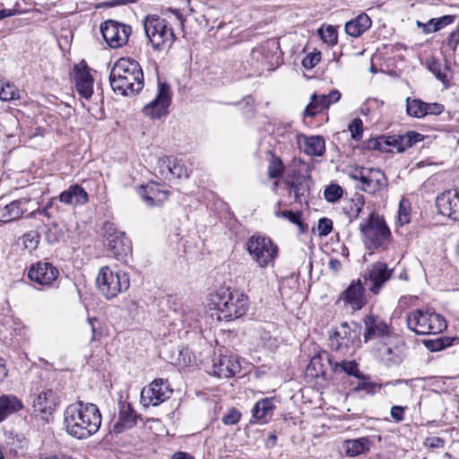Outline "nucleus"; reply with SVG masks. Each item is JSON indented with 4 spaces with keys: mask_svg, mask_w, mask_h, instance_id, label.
Returning a JSON list of instances; mask_svg holds the SVG:
<instances>
[{
    "mask_svg": "<svg viewBox=\"0 0 459 459\" xmlns=\"http://www.w3.org/2000/svg\"><path fill=\"white\" fill-rule=\"evenodd\" d=\"M393 270L383 262H376L368 266L363 274L365 286L370 292L377 295L384 284L390 280Z\"/></svg>",
    "mask_w": 459,
    "mask_h": 459,
    "instance_id": "nucleus-14",
    "label": "nucleus"
},
{
    "mask_svg": "<svg viewBox=\"0 0 459 459\" xmlns=\"http://www.w3.org/2000/svg\"><path fill=\"white\" fill-rule=\"evenodd\" d=\"M59 201L65 204L82 205L88 203L89 196L83 187L72 185L59 195Z\"/></svg>",
    "mask_w": 459,
    "mask_h": 459,
    "instance_id": "nucleus-26",
    "label": "nucleus"
},
{
    "mask_svg": "<svg viewBox=\"0 0 459 459\" xmlns=\"http://www.w3.org/2000/svg\"><path fill=\"white\" fill-rule=\"evenodd\" d=\"M19 98V92L13 84L3 82L0 89V100L4 101L15 100Z\"/></svg>",
    "mask_w": 459,
    "mask_h": 459,
    "instance_id": "nucleus-43",
    "label": "nucleus"
},
{
    "mask_svg": "<svg viewBox=\"0 0 459 459\" xmlns=\"http://www.w3.org/2000/svg\"><path fill=\"white\" fill-rule=\"evenodd\" d=\"M173 389L168 380L154 379L149 385L143 388L140 403L143 407L158 406L171 396Z\"/></svg>",
    "mask_w": 459,
    "mask_h": 459,
    "instance_id": "nucleus-11",
    "label": "nucleus"
},
{
    "mask_svg": "<svg viewBox=\"0 0 459 459\" xmlns=\"http://www.w3.org/2000/svg\"><path fill=\"white\" fill-rule=\"evenodd\" d=\"M366 148L368 150H378L383 152L392 151L390 148H388V136L385 135L369 139L366 143Z\"/></svg>",
    "mask_w": 459,
    "mask_h": 459,
    "instance_id": "nucleus-41",
    "label": "nucleus"
},
{
    "mask_svg": "<svg viewBox=\"0 0 459 459\" xmlns=\"http://www.w3.org/2000/svg\"><path fill=\"white\" fill-rule=\"evenodd\" d=\"M453 191H454V198H452V200H453V202H455V204H454L452 220L459 221V190L455 189Z\"/></svg>",
    "mask_w": 459,
    "mask_h": 459,
    "instance_id": "nucleus-61",
    "label": "nucleus"
},
{
    "mask_svg": "<svg viewBox=\"0 0 459 459\" xmlns=\"http://www.w3.org/2000/svg\"><path fill=\"white\" fill-rule=\"evenodd\" d=\"M99 290L107 298L113 299L130 286L129 275L125 272L114 273L109 267H101L96 279Z\"/></svg>",
    "mask_w": 459,
    "mask_h": 459,
    "instance_id": "nucleus-7",
    "label": "nucleus"
},
{
    "mask_svg": "<svg viewBox=\"0 0 459 459\" xmlns=\"http://www.w3.org/2000/svg\"><path fill=\"white\" fill-rule=\"evenodd\" d=\"M371 24L372 21L370 17L367 13H361L354 19L346 22L345 31L348 35L358 38L368 30L371 27Z\"/></svg>",
    "mask_w": 459,
    "mask_h": 459,
    "instance_id": "nucleus-27",
    "label": "nucleus"
},
{
    "mask_svg": "<svg viewBox=\"0 0 459 459\" xmlns=\"http://www.w3.org/2000/svg\"><path fill=\"white\" fill-rule=\"evenodd\" d=\"M328 362L331 366V369L335 374L346 373L347 375L353 376L357 378L362 377V374L359 372L358 364L355 360L333 361L331 357H328Z\"/></svg>",
    "mask_w": 459,
    "mask_h": 459,
    "instance_id": "nucleus-30",
    "label": "nucleus"
},
{
    "mask_svg": "<svg viewBox=\"0 0 459 459\" xmlns=\"http://www.w3.org/2000/svg\"><path fill=\"white\" fill-rule=\"evenodd\" d=\"M406 140V134L403 135H388V148L393 147L397 152H402L410 148V143Z\"/></svg>",
    "mask_w": 459,
    "mask_h": 459,
    "instance_id": "nucleus-40",
    "label": "nucleus"
},
{
    "mask_svg": "<svg viewBox=\"0 0 459 459\" xmlns=\"http://www.w3.org/2000/svg\"><path fill=\"white\" fill-rule=\"evenodd\" d=\"M138 195L149 207L159 206L168 199L169 193L160 189L159 185L152 183L147 186H142L138 190Z\"/></svg>",
    "mask_w": 459,
    "mask_h": 459,
    "instance_id": "nucleus-22",
    "label": "nucleus"
},
{
    "mask_svg": "<svg viewBox=\"0 0 459 459\" xmlns=\"http://www.w3.org/2000/svg\"><path fill=\"white\" fill-rule=\"evenodd\" d=\"M427 115H439L444 111V106L438 103H426Z\"/></svg>",
    "mask_w": 459,
    "mask_h": 459,
    "instance_id": "nucleus-59",
    "label": "nucleus"
},
{
    "mask_svg": "<svg viewBox=\"0 0 459 459\" xmlns=\"http://www.w3.org/2000/svg\"><path fill=\"white\" fill-rule=\"evenodd\" d=\"M365 247L368 250L386 249L391 239V231L385 220L375 212L359 224Z\"/></svg>",
    "mask_w": 459,
    "mask_h": 459,
    "instance_id": "nucleus-4",
    "label": "nucleus"
},
{
    "mask_svg": "<svg viewBox=\"0 0 459 459\" xmlns=\"http://www.w3.org/2000/svg\"><path fill=\"white\" fill-rule=\"evenodd\" d=\"M455 20V16L453 15H444L440 18H435V25L433 27V29H431L432 30H441L442 28H444L445 26L452 23Z\"/></svg>",
    "mask_w": 459,
    "mask_h": 459,
    "instance_id": "nucleus-54",
    "label": "nucleus"
},
{
    "mask_svg": "<svg viewBox=\"0 0 459 459\" xmlns=\"http://www.w3.org/2000/svg\"><path fill=\"white\" fill-rule=\"evenodd\" d=\"M100 31L106 43L111 48H118L128 42L132 28L114 20H108L101 23Z\"/></svg>",
    "mask_w": 459,
    "mask_h": 459,
    "instance_id": "nucleus-12",
    "label": "nucleus"
},
{
    "mask_svg": "<svg viewBox=\"0 0 459 459\" xmlns=\"http://www.w3.org/2000/svg\"><path fill=\"white\" fill-rule=\"evenodd\" d=\"M391 416L392 418L399 422L402 421L404 418V409L402 406L394 405L391 408Z\"/></svg>",
    "mask_w": 459,
    "mask_h": 459,
    "instance_id": "nucleus-60",
    "label": "nucleus"
},
{
    "mask_svg": "<svg viewBox=\"0 0 459 459\" xmlns=\"http://www.w3.org/2000/svg\"><path fill=\"white\" fill-rule=\"evenodd\" d=\"M454 191L447 190L437 195L436 199V206L438 212L450 219L453 217V210L455 202H453Z\"/></svg>",
    "mask_w": 459,
    "mask_h": 459,
    "instance_id": "nucleus-33",
    "label": "nucleus"
},
{
    "mask_svg": "<svg viewBox=\"0 0 459 459\" xmlns=\"http://www.w3.org/2000/svg\"><path fill=\"white\" fill-rule=\"evenodd\" d=\"M406 136H407V143H410V147L416 143H419L420 141L423 140V135L417 133V132H414V131H409L406 133Z\"/></svg>",
    "mask_w": 459,
    "mask_h": 459,
    "instance_id": "nucleus-62",
    "label": "nucleus"
},
{
    "mask_svg": "<svg viewBox=\"0 0 459 459\" xmlns=\"http://www.w3.org/2000/svg\"><path fill=\"white\" fill-rule=\"evenodd\" d=\"M171 103L170 87L166 82H158V92L154 100L143 108V112L152 119H159L168 114Z\"/></svg>",
    "mask_w": 459,
    "mask_h": 459,
    "instance_id": "nucleus-13",
    "label": "nucleus"
},
{
    "mask_svg": "<svg viewBox=\"0 0 459 459\" xmlns=\"http://www.w3.org/2000/svg\"><path fill=\"white\" fill-rule=\"evenodd\" d=\"M425 445L430 448L444 447L445 440L439 437H430L426 439Z\"/></svg>",
    "mask_w": 459,
    "mask_h": 459,
    "instance_id": "nucleus-58",
    "label": "nucleus"
},
{
    "mask_svg": "<svg viewBox=\"0 0 459 459\" xmlns=\"http://www.w3.org/2000/svg\"><path fill=\"white\" fill-rule=\"evenodd\" d=\"M118 421L115 425L117 431H122L126 429H131L137 423V414L130 403L123 401L118 403Z\"/></svg>",
    "mask_w": 459,
    "mask_h": 459,
    "instance_id": "nucleus-25",
    "label": "nucleus"
},
{
    "mask_svg": "<svg viewBox=\"0 0 459 459\" xmlns=\"http://www.w3.org/2000/svg\"><path fill=\"white\" fill-rule=\"evenodd\" d=\"M173 163L171 167V179L174 178H188L189 173L187 168L179 160L173 159Z\"/></svg>",
    "mask_w": 459,
    "mask_h": 459,
    "instance_id": "nucleus-46",
    "label": "nucleus"
},
{
    "mask_svg": "<svg viewBox=\"0 0 459 459\" xmlns=\"http://www.w3.org/2000/svg\"><path fill=\"white\" fill-rule=\"evenodd\" d=\"M349 175L352 179L360 182V190L369 194L381 191L387 185L385 174L379 169L363 167L356 168L351 170Z\"/></svg>",
    "mask_w": 459,
    "mask_h": 459,
    "instance_id": "nucleus-10",
    "label": "nucleus"
},
{
    "mask_svg": "<svg viewBox=\"0 0 459 459\" xmlns=\"http://www.w3.org/2000/svg\"><path fill=\"white\" fill-rule=\"evenodd\" d=\"M365 199L362 195H356L350 202L349 207L346 208V214L350 222L356 220L364 206Z\"/></svg>",
    "mask_w": 459,
    "mask_h": 459,
    "instance_id": "nucleus-38",
    "label": "nucleus"
},
{
    "mask_svg": "<svg viewBox=\"0 0 459 459\" xmlns=\"http://www.w3.org/2000/svg\"><path fill=\"white\" fill-rule=\"evenodd\" d=\"M365 288L360 280L353 281L342 293L343 300L352 309H360L366 304Z\"/></svg>",
    "mask_w": 459,
    "mask_h": 459,
    "instance_id": "nucleus-24",
    "label": "nucleus"
},
{
    "mask_svg": "<svg viewBox=\"0 0 459 459\" xmlns=\"http://www.w3.org/2000/svg\"><path fill=\"white\" fill-rule=\"evenodd\" d=\"M300 148L309 156L319 157L325 151V140L322 136L304 137V143Z\"/></svg>",
    "mask_w": 459,
    "mask_h": 459,
    "instance_id": "nucleus-32",
    "label": "nucleus"
},
{
    "mask_svg": "<svg viewBox=\"0 0 459 459\" xmlns=\"http://www.w3.org/2000/svg\"><path fill=\"white\" fill-rule=\"evenodd\" d=\"M143 22L145 35L155 49L162 50L175 41L173 29L165 19L158 15H148Z\"/></svg>",
    "mask_w": 459,
    "mask_h": 459,
    "instance_id": "nucleus-6",
    "label": "nucleus"
},
{
    "mask_svg": "<svg viewBox=\"0 0 459 459\" xmlns=\"http://www.w3.org/2000/svg\"><path fill=\"white\" fill-rule=\"evenodd\" d=\"M317 230L320 236H327L333 230V221L328 218H321L318 221Z\"/></svg>",
    "mask_w": 459,
    "mask_h": 459,
    "instance_id": "nucleus-51",
    "label": "nucleus"
},
{
    "mask_svg": "<svg viewBox=\"0 0 459 459\" xmlns=\"http://www.w3.org/2000/svg\"><path fill=\"white\" fill-rule=\"evenodd\" d=\"M247 249L260 267L271 264L278 255V247L272 239L259 233L248 238Z\"/></svg>",
    "mask_w": 459,
    "mask_h": 459,
    "instance_id": "nucleus-9",
    "label": "nucleus"
},
{
    "mask_svg": "<svg viewBox=\"0 0 459 459\" xmlns=\"http://www.w3.org/2000/svg\"><path fill=\"white\" fill-rule=\"evenodd\" d=\"M285 186L293 193L294 200L298 203H302L303 200L309 195L311 186V178H305L299 181H284Z\"/></svg>",
    "mask_w": 459,
    "mask_h": 459,
    "instance_id": "nucleus-31",
    "label": "nucleus"
},
{
    "mask_svg": "<svg viewBox=\"0 0 459 459\" xmlns=\"http://www.w3.org/2000/svg\"><path fill=\"white\" fill-rule=\"evenodd\" d=\"M23 243L26 248L34 249L38 246L39 239L33 232H30L23 236Z\"/></svg>",
    "mask_w": 459,
    "mask_h": 459,
    "instance_id": "nucleus-56",
    "label": "nucleus"
},
{
    "mask_svg": "<svg viewBox=\"0 0 459 459\" xmlns=\"http://www.w3.org/2000/svg\"><path fill=\"white\" fill-rule=\"evenodd\" d=\"M75 87L79 94L84 99H90L93 92V78L87 65L74 66Z\"/></svg>",
    "mask_w": 459,
    "mask_h": 459,
    "instance_id": "nucleus-21",
    "label": "nucleus"
},
{
    "mask_svg": "<svg viewBox=\"0 0 459 459\" xmlns=\"http://www.w3.org/2000/svg\"><path fill=\"white\" fill-rule=\"evenodd\" d=\"M172 164H174L172 157L164 156L160 158L153 168L155 176L160 179L170 180Z\"/></svg>",
    "mask_w": 459,
    "mask_h": 459,
    "instance_id": "nucleus-36",
    "label": "nucleus"
},
{
    "mask_svg": "<svg viewBox=\"0 0 459 459\" xmlns=\"http://www.w3.org/2000/svg\"><path fill=\"white\" fill-rule=\"evenodd\" d=\"M426 347L431 351H438L442 350L438 338L435 340H429L425 342Z\"/></svg>",
    "mask_w": 459,
    "mask_h": 459,
    "instance_id": "nucleus-64",
    "label": "nucleus"
},
{
    "mask_svg": "<svg viewBox=\"0 0 459 459\" xmlns=\"http://www.w3.org/2000/svg\"><path fill=\"white\" fill-rule=\"evenodd\" d=\"M365 331H364V341L385 337L390 334V327L388 325L382 320L380 317L374 315H368L364 319Z\"/></svg>",
    "mask_w": 459,
    "mask_h": 459,
    "instance_id": "nucleus-20",
    "label": "nucleus"
},
{
    "mask_svg": "<svg viewBox=\"0 0 459 459\" xmlns=\"http://www.w3.org/2000/svg\"><path fill=\"white\" fill-rule=\"evenodd\" d=\"M284 171V165L279 157L273 156L269 162L267 174L270 178H279Z\"/></svg>",
    "mask_w": 459,
    "mask_h": 459,
    "instance_id": "nucleus-39",
    "label": "nucleus"
},
{
    "mask_svg": "<svg viewBox=\"0 0 459 459\" xmlns=\"http://www.w3.org/2000/svg\"><path fill=\"white\" fill-rule=\"evenodd\" d=\"M406 112L410 117L421 118L427 116L426 102L411 98L406 99Z\"/></svg>",
    "mask_w": 459,
    "mask_h": 459,
    "instance_id": "nucleus-37",
    "label": "nucleus"
},
{
    "mask_svg": "<svg viewBox=\"0 0 459 459\" xmlns=\"http://www.w3.org/2000/svg\"><path fill=\"white\" fill-rule=\"evenodd\" d=\"M408 328L419 335L437 334L446 328L445 318L429 309H415L407 315Z\"/></svg>",
    "mask_w": 459,
    "mask_h": 459,
    "instance_id": "nucleus-5",
    "label": "nucleus"
},
{
    "mask_svg": "<svg viewBox=\"0 0 459 459\" xmlns=\"http://www.w3.org/2000/svg\"><path fill=\"white\" fill-rule=\"evenodd\" d=\"M56 406V394L48 389L32 396V407L36 415L42 419L50 415Z\"/></svg>",
    "mask_w": 459,
    "mask_h": 459,
    "instance_id": "nucleus-19",
    "label": "nucleus"
},
{
    "mask_svg": "<svg viewBox=\"0 0 459 459\" xmlns=\"http://www.w3.org/2000/svg\"><path fill=\"white\" fill-rule=\"evenodd\" d=\"M240 368L239 361L236 356L220 353L213 359L212 374L218 377L230 378L239 372Z\"/></svg>",
    "mask_w": 459,
    "mask_h": 459,
    "instance_id": "nucleus-16",
    "label": "nucleus"
},
{
    "mask_svg": "<svg viewBox=\"0 0 459 459\" xmlns=\"http://www.w3.org/2000/svg\"><path fill=\"white\" fill-rule=\"evenodd\" d=\"M23 408L22 402L13 394H2L0 396V423L8 416L21 411Z\"/></svg>",
    "mask_w": 459,
    "mask_h": 459,
    "instance_id": "nucleus-28",
    "label": "nucleus"
},
{
    "mask_svg": "<svg viewBox=\"0 0 459 459\" xmlns=\"http://www.w3.org/2000/svg\"><path fill=\"white\" fill-rule=\"evenodd\" d=\"M105 247L110 256L126 261L131 254L132 244L126 233L117 229L114 223L105 222L103 225Z\"/></svg>",
    "mask_w": 459,
    "mask_h": 459,
    "instance_id": "nucleus-8",
    "label": "nucleus"
},
{
    "mask_svg": "<svg viewBox=\"0 0 459 459\" xmlns=\"http://www.w3.org/2000/svg\"><path fill=\"white\" fill-rule=\"evenodd\" d=\"M371 445L372 443L370 439L368 437H363L359 438L345 440L342 447L348 456L355 457L369 451Z\"/></svg>",
    "mask_w": 459,
    "mask_h": 459,
    "instance_id": "nucleus-29",
    "label": "nucleus"
},
{
    "mask_svg": "<svg viewBox=\"0 0 459 459\" xmlns=\"http://www.w3.org/2000/svg\"><path fill=\"white\" fill-rule=\"evenodd\" d=\"M219 320L231 321L241 317L248 307V298L230 288H219L210 296Z\"/></svg>",
    "mask_w": 459,
    "mask_h": 459,
    "instance_id": "nucleus-3",
    "label": "nucleus"
},
{
    "mask_svg": "<svg viewBox=\"0 0 459 459\" xmlns=\"http://www.w3.org/2000/svg\"><path fill=\"white\" fill-rule=\"evenodd\" d=\"M241 414L236 409H230L229 411L222 417V422L225 425H234L238 423L240 420Z\"/></svg>",
    "mask_w": 459,
    "mask_h": 459,
    "instance_id": "nucleus-50",
    "label": "nucleus"
},
{
    "mask_svg": "<svg viewBox=\"0 0 459 459\" xmlns=\"http://www.w3.org/2000/svg\"><path fill=\"white\" fill-rule=\"evenodd\" d=\"M110 86L121 95L135 94L143 88V73L139 63L129 57L119 58L109 74Z\"/></svg>",
    "mask_w": 459,
    "mask_h": 459,
    "instance_id": "nucleus-2",
    "label": "nucleus"
},
{
    "mask_svg": "<svg viewBox=\"0 0 459 459\" xmlns=\"http://www.w3.org/2000/svg\"><path fill=\"white\" fill-rule=\"evenodd\" d=\"M343 194L342 188L336 184L327 186L324 191L325 199L329 203H336Z\"/></svg>",
    "mask_w": 459,
    "mask_h": 459,
    "instance_id": "nucleus-42",
    "label": "nucleus"
},
{
    "mask_svg": "<svg viewBox=\"0 0 459 459\" xmlns=\"http://www.w3.org/2000/svg\"><path fill=\"white\" fill-rule=\"evenodd\" d=\"M322 111L324 110L322 109V107H320L316 100V94H312L310 97V101L304 110V116L313 117Z\"/></svg>",
    "mask_w": 459,
    "mask_h": 459,
    "instance_id": "nucleus-47",
    "label": "nucleus"
},
{
    "mask_svg": "<svg viewBox=\"0 0 459 459\" xmlns=\"http://www.w3.org/2000/svg\"><path fill=\"white\" fill-rule=\"evenodd\" d=\"M274 408L273 398H264L254 406L252 410L253 417L256 420H265L272 416Z\"/></svg>",
    "mask_w": 459,
    "mask_h": 459,
    "instance_id": "nucleus-35",
    "label": "nucleus"
},
{
    "mask_svg": "<svg viewBox=\"0 0 459 459\" xmlns=\"http://www.w3.org/2000/svg\"><path fill=\"white\" fill-rule=\"evenodd\" d=\"M101 420V413L96 404L78 401L65 408L63 425L69 436L84 440L98 432Z\"/></svg>",
    "mask_w": 459,
    "mask_h": 459,
    "instance_id": "nucleus-1",
    "label": "nucleus"
},
{
    "mask_svg": "<svg viewBox=\"0 0 459 459\" xmlns=\"http://www.w3.org/2000/svg\"><path fill=\"white\" fill-rule=\"evenodd\" d=\"M292 167L293 169L290 171L284 181L295 182L296 180L299 181L311 178L309 166L300 159L294 158L292 160Z\"/></svg>",
    "mask_w": 459,
    "mask_h": 459,
    "instance_id": "nucleus-34",
    "label": "nucleus"
},
{
    "mask_svg": "<svg viewBox=\"0 0 459 459\" xmlns=\"http://www.w3.org/2000/svg\"><path fill=\"white\" fill-rule=\"evenodd\" d=\"M281 216L287 219L293 224L301 225V215L299 212H294L289 210L282 211Z\"/></svg>",
    "mask_w": 459,
    "mask_h": 459,
    "instance_id": "nucleus-57",
    "label": "nucleus"
},
{
    "mask_svg": "<svg viewBox=\"0 0 459 459\" xmlns=\"http://www.w3.org/2000/svg\"><path fill=\"white\" fill-rule=\"evenodd\" d=\"M381 359L388 366L402 363L405 357V344L403 342L395 341L385 344L380 349Z\"/></svg>",
    "mask_w": 459,
    "mask_h": 459,
    "instance_id": "nucleus-23",
    "label": "nucleus"
},
{
    "mask_svg": "<svg viewBox=\"0 0 459 459\" xmlns=\"http://www.w3.org/2000/svg\"><path fill=\"white\" fill-rule=\"evenodd\" d=\"M318 34L320 35L321 39L324 42H326L328 44H335L337 42V31L333 26H328L325 29H319Z\"/></svg>",
    "mask_w": 459,
    "mask_h": 459,
    "instance_id": "nucleus-45",
    "label": "nucleus"
},
{
    "mask_svg": "<svg viewBox=\"0 0 459 459\" xmlns=\"http://www.w3.org/2000/svg\"><path fill=\"white\" fill-rule=\"evenodd\" d=\"M446 43L451 50L455 51L456 49L459 44V24L456 29L449 34Z\"/></svg>",
    "mask_w": 459,
    "mask_h": 459,
    "instance_id": "nucleus-55",
    "label": "nucleus"
},
{
    "mask_svg": "<svg viewBox=\"0 0 459 459\" xmlns=\"http://www.w3.org/2000/svg\"><path fill=\"white\" fill-rule=\"evenodd\" d=\"M358 379L359 383L352 388L353 392L366 391L368 394H373L375 393L376 387H380V385H377L373 382H369L364 375H362L361 378Z\"/></svg>",
    "mask_w": 459,
    "mask_h": 459,
    "instance_id": "nucleus-44",
    "label": "nucleus"
},
{
    "mask_svg": "<svg viewBox=\"0 0 459 459\" xmlns=\"http://www.w3.org/2000/svg\"><path fill=\"white\" fill-rule=\"evenodd\" d=\"M321 60V52L315 51L313 53L307 54L304 59L302 60V65L306 69L314 68Z\"/></svg>",
    "mask_w": 459,
    "mask_h": 459,
    "instance_id": "nucleus-48",
    "label": "nucleus"
},
{
    "mask_svg": "<svg viewBox=\"0 0 459 459\" xmlns=\"http://www.w3.org/2000/svg\"><path fill=\"white\" fill-rule=\"evenodd\" d=\"M29 278L40 285H51L59 276L56 267L48 262L32 264L28 272Z\"/></svg>",
    "mask_w": 459,
    "mask_h": 459,
    "instance_id": "nucleus-17",
    "label": "nucleus"
},
{
    "mask_svg": "<svg viewBox=\"0 0 459 459\" xmlns=\"http://www.w3.org/2000/svg\"><path fill=\"white\" fill-rule=\"evenodd\" d=\"M356 332L351 330L347 323H342L329 337V346L333 351L347 350L356 339Z\"/></svg>",
    "mask_w": 459,
    "mask_h": 459,
    "instance_id": "nucleus-18",
    "label": "nucleus"
},
{
    "mask_svg": "<svg viewBox=\"0 0 459 459\" xmlns=\"http://www.w3.org/2000/svg\"><path fill=\"white\" fill-rule=\"evenodd\" d=\"M351 137L355 140H359L363 133V123L359 118H355L349 126Z\"/></svg>",
    "mask_w": 459,
    "mask_h": 459,
    "instance_id": "nucleus-49",
    "label": "nucleus"
},
{
    "mask_svg": "<svg viewBox=\"0 0 459 459\" xmlns=\"http://www.w3.org/2000/svg\"><path fill=\"white\" fill-rule=\"evenodd\" d=\"M34 208L35 204L30 197H22L5 204L0 203V221L7 223L16 221Z\"/></svg>",
    "mask_w": 459,
    "mask_h": 459,
    "instance_id": "nucleus-15",
    "label": "nucleus"
},
{
    "mask_svg": "<svg viewBox=\"0 0 459 459\" xmlns=\"http://www.w3.org/2000/svg\"><path fill=\"white\" fill-rule=\"evenodd\" d=\"M197 313L194 310H184L181 321L186 326L192 327L197 322Z\"/></svg>",
    "mask_w": 459,
    "mask_h": 459,
    "instance_id": "nucleus-53",
    "label": "nucleus"
},
{
    "mask_svg": "<svg viewBox=\"0 0 459 459\" xmlns=\"http://www.w3.org/2000/svg\"><path fill=\"white\" fill-rule=\"evenodd\" d=\"M429 71L436 76V78L443 82L446 81V74L442 71V65L437 61H433L429 65Z\"/></svg>",
    "mask_w": 459,
    "mask_h": 459,
    "instance_id": "nucleus-52",
    "label": "nucleus"
},
{
    "mask_svg": "<svg viewBox=\"0 0 459 459\" xmlns=\"http://www.w3.org/2000/svg\"><path fill=\"white\" fill-rule=\"evenodd\" d=\"M435 25V18H432L430 20H429L427 22H417V26L419 28H422V30L424 33H431V32H436L437 30H432L431 29H433Z\"/></svg>",
    "mask_w": 459,
    "mask_h": 459,
    "instance_id": "nucleus-63",
    "label": "nucleus"
}]
</instances>
